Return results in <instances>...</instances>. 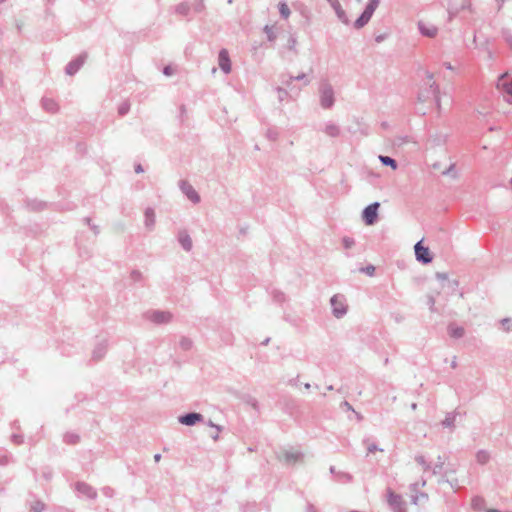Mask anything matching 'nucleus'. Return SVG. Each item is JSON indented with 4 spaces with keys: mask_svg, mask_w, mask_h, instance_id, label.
<instances>
[{
    "mask_svg": "<svg viewBox=\"0 0 512 512\" xmlns=\"http://www.w3.org/2000/svg\"><path fill=\"white\" fill-rule=\"evenodd\" d=\"M320 105L323 109H331L335 103L334 89L328 80L319 84Z\"/></svg>",
    "mask_w": 512,
    "mask_h": 512,
    "instance_id": "1",
    "label": "nucleus"
},
{
    "mask_svg": "<svg viewBox=\"0 0 512 512\" xmlns=\"http://www.w3.org/2000/svg\"><path fill=\"white\" fill-rule=\"evenodd\" d=\"M332 314L335 318L340 319L347 314L348 305L343 294H335L330 299Z\"/></svg>",
    "mask_w": 512,
    "mask_h": 512,
    "instance_id": "2",
    "label": "nucleus"
},
{
    "mask_svg": "<svg viewBox=\"0 0 512 512\" xmlns=\"http://www.w3.org/2000/svg\"><path fill=\"white\" fill-rule=\"evenodd\" d=\"M387 502L393 512H407L406 502L400 494H396L390 488L387 489Z\"/></svg>",
    "mask_w": 512,
    "mask_h": 512,
    "instance_id": "3",
    "label": "nucleus"
},
{
    "mask_svg": "<svg viewBox=\"0 0 512 512\" xmlns=\"http://www.w3.org/2000/svg\"><path fill=\"white\" fill-rule=\"evenodd\" d=\"M379 207V202H373L363 209L362 219L366 225H373L377 221Z\"/></svg>",
    "mask_w": 512,
    "mask_h": 512,
    "instance_id": "4",
    "label": "nucleus"
},
{
    "mask_svg": "<svg viewBox=\"0 0 512 512\" xmlns=\"http://www.w3.org/2000/svg\"><path fill=\"white\" fill-rule=\"evenodd\" d=\"M416 260L422 264H429L433 257L428 247L422 244V240L418 241L414 246Z\"/></svg>",
    "mask_w": 512,
    "mask_h": 512,
    "instance_id": "5",
    "label": "nucleus"
},
{
    "mask_svg": "<svg viewBox=\"0 0 512 512\" xmlns=\"http://www.w3.org/2000/svg\"><path fill=\"white\" fill-rule=\"evenodd\" d=\"M146 318L155 324H166L172 319V314L168 311L152 310L146 312Z\"/></svg>",
    "mask_w": 512,
    "mask_h": 512,
    "instance_id": "6",
    "label": "nucleus"
},
{
    "mask_svg": "<svg viewBox=\"0 0 512 512\" xmlns=\"http://www.w3.org/2000/svg\"><path fill=\"white\" fill-rule=\"evenodd\" d=\"M179 187L183 194L194 204L200 202V196L197 191L193 188L191 184H189L186 180H181L179 182Z\"/></svg>",
    "mask_w": 512,
    "mask_h": 512,
    "instance_id": "7",
    "label": "nucleus"
},
{
    "mask_svg": "<svg viewBox=\"0 0 512 512\" xmlns=\"http://www.w3.org/2000/svg\"><path fill=\"white\" fill-rule=\"evenodd\" d=\"M179 423L185 426H194L203 421V415L197 412H189L178 417Z\"/></svg>",
    "mask_w": 512,
    "mask_h": 512,
    "instance_id": "8",
    "label": "nucleus"
},
{
    "mask_svg": "<svg viewBox=\"0 0 512 512\" xmlns=\"http://www.w3.org/2000/svg\"><path fill=\"white\" fill-rule=\"evenodd\" d=\"M85 59L86 55L81 54L75 59L71 60L65 67L66 74L70 76L76 74L79 71V69L83 66Z\"/></svg>",
    "mask_w": 512,
    "mask_h": 512,
    "instance_id": "9",
    "label": "nucleus"
},
{
    "mask_svg": "<svg viewBox=\"0 0 512 512\" xmlns=\"http://www.w3.org/2000/svg\"><path fill=\"white\" fill-rule=\"evenodd\" d=\"M218 64H219L220 69L225 74H229L231 72V60L229 57V53L226 49H221L219 51Z\"/></svg>",
    "mask_w": 512,
    "mask_h": 512,
    "instance_id": "10",
    "label": "nucleus"
},
{
    "mask_svg": "<svg viewBox=\"0 0 512 512\" xmlns=\"http://www.w3.org/2000/svg\"><path fill=\"white\" fill-rule=\"evenodd\" d=\"M75 489L78 493L86 496L89 499H95L97 497L96 490L85 482H77L75 484Z\"/></svg>",
    "mask_w": 512,
    "mask_h": 512,
    "instance_id": "11",
    "label": "nucleus"
},
{
    "mask_svg": "<svg viewBox=\"0 0 512 512\" xmlns=\"http://www.w3.org/2000/svg\"><path fill=\"white\" fill-rule=\"evenodd\" d=\"M429 95L433 97L435 100V103L437 105V108L440 109V97H439V86L436 84V82H432L429 85V89L427 90V95H419L420 101H426L427 98H429Z\"/></svg>",
    "mask_w": 512,
    "mask_h": 512,
    "instance_id": "12",
    "label": "nucleus"
},
{
    "mask_svg": "<svg viewBox=\"0 0 512 512\" xmlns=\"http://www.w3.org/2000/svg\"><path fill=\"white\" fill-rule=\"evenodd\" d=\"M458 415H460L458 410L446 413L444 420L441 421V426L453 432L456 427L455 422Z\"/></svg>",
    "mask_w": 512,
    "mask_h": 512,
    "instance_id": "13",
    "label": "nucleus"
},
{
    "mask_svg": "<svg viewBox=\"0 0 512 512\" xmlns=\"http://www.w3.org/2000/svg\"><path fill=\"white\" fill-rule=\"evenodd\" d=\"M420 483L416 482V483H413L410 485V490L411 492L415 493L412 495V503L415 504V505H418V503L422 500H427L428 499V495L426 493H419L417 494V489L419 487ZM426 485V480L425 479H422L421 481V486H425Z\"/></svg>",
    "mask_w": 512,
    "mask_h": 512,
    "instance_id": "14",
    "label": "nucleus"
},
{
    "mask_svg": "<svg viewBox=\"0 0 512 512\" xmlns=\"http://www.w3.org/2000/svg\"><path fill=\"white\" fill-rule=\"evenodd\" d=\"M177 239L182 248L189 252L191 251L193 244L192 239L186 230H180L177 235Z\"/></svg>",
    "mask_w": 512,
    "mask_h": 512,
    "instance_id": "15",
    "label": "nucleus"
},
{
    "mask_svg": "<svg viewBox=\"0 0 512 512\" xmlns=\"http://www.w3.org/2000/svg\"><path fill=\"white\" fill-rule=\"evenodd\" d=\"M107 347H108L107 340L99 341L95 345V347L92 351V358L96 361L101 360L107 352Z\"/></svg>",
    "mask_w": 512,
    "mask_h": 512,
    "instance_id": "16",
    "label": "nucleus"
},
{
    "mask_svg": "<svg viewBox=\"0 0 512 512\" xmlns=\"http://www.w3.org/2000/svg\"><path fill=\"white\" fill-rule=\"evenodd\" d=\"M327 2L334 9V11L336 13V16L339 19V21H341L344 24H348L349 23V19H348L347 15H346V12L341 7L339 1L338 0H327Z\"/></svg>",
    "mask_w": 512,
    "mask_h": 512,
    "instance_id": "17",
    "label": "nucleus"
},
{
    "mask_svg": "<svg viewBox=\"0 0 512 512\" xmlns=\"http://www.w3.org/2000/svg\"><path fill=\"white\" fill-rule=\"evenodd\" d=\"M144 218V225L146 229L148 231H152L155 227L156 222L154 209L151 207L146 208L144 212Z\"/></svg>",
    "mask_w": 512,
    "mask_h": 512,
    "instance_id": "18",
    "label": "nucleus"
},
{
    "mask_svg": "<svg viewBox=\"0 0 512 512\" xmlns=\"http://www.w3.org/2000/svg\"><path fill=\"white\" fill-rule=\"evenodd\" d=\"M302 457H303V454L297 450H285L283 452V460L287 464H295L296 462L301 460Z\"/></svg>",
    "mask_w": 512,
    "mask_h": 512,
    "instance_id": "19",
    "label": "nucleus"
},
{
    "mask_svg": "<svg viewBox=\"0 0 512 512\" xmlns=\"http://www.w3.org/2000/svg\"><path fill=\"white\" fill-rule=\"evenodd\" d=\"M418 29H419V32L421 33V35L429 37V38L435 37L438 32V29L436 26L428 25L421 21L418 23Z\"/></svg>",
    "mask_w": 512,
    "mask_h": 512,
    "instance_id": "20",
    "label": "nucleus"
},
{
    "mask_svg": "<svg viewBox=\"0 0 512 512\" xmlns=\"http://www.w3.org/2000/svg\"><path fill=\"white\" fill-rule=\"evenodd\" d=\"M448 334L452 338L460 339L464 336L465 330L463 327L451 323L448 326Z\"/></svg>",
    "mask_w": 512,
    "mask_h": 512,
    "instance_id": "21",
    "label": "nucleus"
},
{
    "mask_svg": "<svg viewBox=\"0 0 512 512\" xmlns=\"http://www.w3.org/2000/svg\"><path fill=\"white\" fill-rule=\"evenodd\" d=\"M324 133L329 137H338L340 135V127L332 122H328L325 125Z\"/></svg>",
    "mask_w": 512,
    "mask_h": 512,
    "instance_id": "22",
    "label": "nucleus"
},
{
    "mask_svg": "<svg viewBox=\"0 0 512 512\" xmlns=\"http://www.w3.org/2000/svg\"><path fill=\"white\" fill-rule=\"evenodd\" d=\"M378 158H379V161L381 162L382 165L389 166L393 170H396L398 168L397 161L395 159H393L392 157L385 156V155H379Z\"/></svg>",
    "mask_w": 512,
    "mask_h": 512,
    "instance_id": "23",
    "label": "nucleus"
},
{
    "mask_svg": "<svg viewBox=\"0 0 512 512\" xmlns=\"http://www.w3.org/2000/svg\"><path fill=\"white\" fill-rule=\"evenodd\" d=\"M13 462V456L5 449L0 448V466H7Z\"/></svg>",
    "mask_w": 512,
    "mask_h": 512,
    "instance_id": "24",
    "label": "nucleus"
},
{
    "mask_svg": "<svg viewBox=\"0 0 512 512\" xmlns=\"http://www.w3.org/2000/svg\"><path fill=\"white\" fill-rule=\"evenodd\" d=\"M46 203L39 200H29L27 201V207L32 211H41L46 207Z\"/></svg>",
    "mask_w": 512,
    "mask_h": 512,
    "instance_id": "25",
    "label": "nucleus"
},
{
    "mask_svg": "<svg viewBox=\"0 0 512 512\" xmlns=\"http://www.w3.org/2000/svg\"><path fill=\"white\" fill-rule=\"evenodd\" d=\"M370 19L371 17L368 14L362 12L361 15L354 22V27L356 29H360L364 27L370 21Z\"/></svg>",
    "mask_w": 512,
    "mask_h": 512,
    "instance_id": "26",
    "label": "nucleus"
},
{
    "mask_svg": "<svg viewBox=\"0 0 512 512\" xmlns=\"http://www.w3.org/2000/svg\"><path fill=\"white\" fill-rule=\"evenodd\" d=\"M79 440H80L79 435L76 433H73V432H67L63 436V441L69 445L77 444L79 442Z\"/></svg>",
    "mask_w": 512,
    "mask_h": 512,
    "instance_id": "27",
    "label": "nucleus"
},
{
    "mask_svg": "<svg viewBox=\"0 0 512 512\" xmlns=\"http://www.w3.org/2000/svg\"><path fill=\"white\" fill-rule=\"evenodd\" d=\"M444 465H445V459L442 456H438L437 462L435 463V465L433 467H431L432 474L433 475L441 474L443 471Z\"/></svg>",
    "mask_w": 512,
    "mask_h": 512,
    "instance_id": "28",
    "label": "nucleus"
},
{
    "mask_svg": "<svg viewBox=\"0 0 512 512\" xmlns=\"http://www.w3.org/2000/svg\"><path fill=\"white\" fill-rule=\"evenodd\" d=\"M379 3H380V0H368V3L363 12L368 14L370 17H372V15L375 12V10L377 9Z\"/></svg>",
    "mask_w": 512,
    "mask_h": 512,
    "instance_id": "29",
    "label": "nucleus"
},
{
    "mask_svg": "<svg viewBox=\"0 0 512 512\" xmlns=\"http://www.w3.org/2000/svg\"><path fill=\"white\" fill-rule=\"evenodd\" d=\"M42 106L43 108L48 112H55L57 110V104L54 100L43 98L42 99Z\"/></svg>",
    "mask_w": 512,
    "mask_h": 512,
    "instance_id": "30",
    "label": "nucleus"
},
{
    "mask_svg": "<svg viewBox=\"0 0 512 512\" xmlns=\"http://www.w3.org/2000/svg\"><path fill=\"white\" fill-rule=\"evenodd\" d=\"M489 459L490 454L486 450H479L476 453V461L481 465L486 464L489 461Z\"/></svg>",
    "mask_w": 512,
    "mask_h": 512,
    "instance_id": "31",
    "label": "nucleus"
},
{
    "mask_svg": "<svg viewBox=\"0 0 512 512\" xmlns=\"http://www.w3.org/2000/svg\"><path fill=\"white\" fill-rule=\"evenodd\" d=\"M335 479L339 482L348 483L352 481V476L346 472H337Z\"/></svg>",
    "mask_w": 512,
    "mask_h": 512,
    "instance_id": "32",
    "label": "nucleus"
},
{
    "mask_svg": "<svg viewBox=\"0 0 512 512\" xmlns=\"http://www.w3.org/2000/svg\"><path fill=\"white\" fill-rule=\"evenodd\" d=\"M280 80L287 88H291L292 82L295 81L294 76L284 73L280 75Z\"/></svg>",
    "mask_w": 512,
    "mask_h": 512,
    "instance_id": "33",
    "label": "nucleus"
},
{
    "mask_svg": "<svg viewBox=\"0 0 512 512\" xmlns=\"http://www.w3.org/2000/svg\"><path fill=\"white\" fill-rule=\"evenodd\" d=\"M415 461L421 465L424 469V471H429L431 469V465L429 462L426 461L425 457L423 455H417L415 457Z\"/></svg>",
    "mask_w": 512,
    "mask_h": 512,
    "instance_id": "34",
    "label": "nucleus"
},
{
    "mask_svg": "<svg viewBox=\"0 0 512 512\" xmlns=\"http://www.w3.org/2000/svg\"><path fill=\"white\" fill-rule=\"evenodd\" d=\"M278 6L281 17L287 19L291 13L288 5L285 2H280Z\"/></svg>",
    "mask_w": 512,
    "mask_h": 512,
    "instance_id": "35",
    "label": "nucleus"
},
{
    "mask_svg": "<svg viewBox=\"0 0 512 512\" xmlns=\"http://www.w3.org/2000/svg\"><path fill=\"white\" fill-rule=\"evenodd\" d=\"M264 33L266 34L267 36V39L270 41V42H273L275 41L276 39V34L274 32V27L273 26H269V25H265L264 27Z\"/></svg>",
    "mask_w": 512,
    "mask_h": 512,
    "instance_id": "36",
    "label": "nucleus"
},
{
    "mask_svg": "<svg viewBox=\"0 0 512 512\" xmlns=\"http://www.w3.org/2000/svg\"><path fill=\"white\" fill-rule=\"evenodd\" d=\"M272 298L274 302L281 304L286 300L285 294L279 290H274L272 292Z\"/></svg>",
    "mask_w": 512,
    "mask_h": 512,
    "instance_id": "37",
    "label": "nucleus"
},
{
    "mask_svg": "<svg viewBox=\"0 0 512 512\" xmlns=\"http://www.w3.org/2000/svg\"><path fill=\"white\" fill-rule=\"evenodd\" d=\"M190 7L187 3H180L176 6L175 11L180 15L186 16L189 13Z\"/></svg>",
    "mask_w": 512,
    "mask_h": 512,
    "instance_id": "38",
    "label": "nucleus"
},
{
    "mask_svg": "<svg viewBox=\"0 0 512 512\" xmlns=\"http://www.w3.org/2000/svg\"><path fill=\"white\" fill-rule=\"evenodd\" d=\"M179 345H180L181 349H183L184 351H188L192 348L193 343H192L191 339H189L187 337H182L180 339Z\"/></svg>",
    "mask_w": 512,
    "mask_h": 512,
    "instance_id": "39",
    "label": "nucleus"
},
{
    "mask_svg": "<svg viewBox=\"0 0 512 512\" xmlns=\"http://www.w3.org/2000/svg\"><path fill=\"white\" fill-rule=\"evenodd\" d=\"M276 92L278 94L279 102H283L289 96L288 90L280 86L276 87Z\"/></svg>",
    "mask_w": 512,
    "mask_h": 512,
    "instance_id": "40",
    "label": "nucleus"
},
{
    "mask_svg": "<svg viewBox=\"0 0 512 512\" xmlns=\"http://www.w3.org/2000/svg\"><path fill=\"white\" fill-rule=\"evenodd\" d=\"M44 509H45V504L42 501H40V500L34 501L31 504V508H30V510L32 512H43Z\"/></svg>",
    "mask_w": 512,
    "mask_h": 512,
    "instance_id": "41",
    "label": "nucleus"
},
{
    "mask_svg": "<svg viewBox=\"0 0 512 512\" xmlns=\"http://www.w3.org/2000/svg\"><path fill=\"white\" fill-rule=\"evenodd\" d=\"M130 110V103L127 101L122 102L118 107V114L120 116L126 115Z\"/></svg>",
    "mask_w": 512,
    "mask_h": 512,
    "instance_id": "42",
    "label": "nucleus"
},
{
    "mask_svg": "<svg viewBox=\"0 0 512 512\" xmlns=\"http://www.w3.org/2000/svg\"><path fill=\"white\" fill-rule=\"evenodd\" d=\"M296 44H297V40L296 38L293 36V35H290L288 40H287V48L295 53H297V50H296Z\"/></svg>",
    "mask_w": 512,
    "mask_h": 512,
    "instance_id": "43",
    "label": "nucleus"
},
{
    "mask_svg": "<svg viewBox=\"0 0 512 512\" xmlns=\"http://www.w3.org/2000/svg\"><path fill=\"white\" fill-rule=\"evenodd\" d=\"M363 443L366 444L368 453H373L377 450L383 451L382 449L378 448V446L375 443H370L369 439H364Z\"/></svg>",
    "mask_w": 512,
    "mask_h": 512,
    "instance_id": "44",
    "label": "nucleus"
},
{
    "mask_svg": "<svg viewBox=\"0 0 512 512\" xmlns=\"http://www.w3.org/2000/svg\"><path fill=\"white\" fill-rule=\"evenodd\" d=\"M459 12H460V9H458V7L449 6V8H448V16H449L448 20L452 21L453 18L458 16Z\"/></svg>",
    "mask_w": 512,
    "mask_h": 512,
    "instance_id": "45",
    "label": "nucleus"
},
{
    "mask_svg": "<svg viewBox=\"0 0 512 512\" xmlns=\"http://www.w3.org/2000/svg\"><path fill=\"white\" fill-rule=\"evenodd\" d=\"M342 243H343V246H344L345 249H350V248H352L354 246L355 241L351 237H344L342 239Z\"/></svg>",
    "mask_w": 512,
    "mask_h": 512,
    "instance_id": "46",
    "label": "nucleus"
},
{
    "mask_svg": "<svg viewBox=\"0 0 512 512\" xmlns=\"http://www.w3.org/2000/svg\"><path fill=\"white\" fill-rule=\"evenodd\" d=\"M502 37L505 42L509 45L510 49L512 48V34L508 30L502 31Z\"/></svg>",
    "mask_w": 512,
    "mask_h": 512,
    "instance_id": "47",
    "label": "nucleus"
},
{
    "mask_svg": "<svg viewBox=\"0 0 512 512\" xmlns=\"http://www.w3.org/2000/svg\"><path fill=\"white\" fill-rule=\"evenodd\" d=\"M360 271L368 276H373L375 274V267L373 265H367L366 267H362Z\"/></svg>",
    "mask_w": 512,
    "mask_h": 512,
    "instance_id": "48",
    "label": "nucleus"
},
{
    "mask_svg": "<svg viewBox=\"0 0 512 512\" xmlns=\"http://www.w3.org/2000/svg\"><path fill=\"white\" fill-rule=\"evenodd\" d=\"M501 324H502V326H503V328H504V330L506 332H509V331L512 330V325H511V319L510 318H503L501 320Z\"/></svg>",
    "mask_w": 512,
    "mask_h": 512,
    "instance_id": "49",
    "label": "nucleus"
},
{
    "mask_svg": "<svg viewBox=\"0 0 512 512\" xmlns=\"http://www.w3.org/2000/svg\"><path fill=\"white\" fill-rule=\"evenodd\" d=\"M11 441L16 445H20L23 443V435L14 433L11 435Z\"/></svg>",
    "mask_w": 512,
    "mask_h": 512,
    "instance_id": "50",
    "label": "nucleus"
},
{
    "mask_svg": "<svg viewBox=\"0 0 512 512\" xmlns=\"http://www.w3.org/2000/svg\"><path fill=\"white\" fill-rule=\"evenodd\" d=\"M460 11L462 10H472V4L470 0H462L461 5L458 7Z\"/></svg>",
    "mask_w": 512,
    "mask_h": 512,
    "instance_id": "51",
    "label": "nucleus"
},
{
    "mask_svg": "<svg viewBox=\"0 0 512 512\" xmlns=\"http://www.w3.org/2000/svg\"><path fill=\"white\" fill-rule=\"evenodd\" d=\"M295 81H304V85H308L310 83V80L307 78L305 73L298 74L297 76H294Z\"/></svg>",
    "mask_w": 512,
    "mask_h": 512,
    "instance_id": "52",
    "label": "nucleus"
},
{
    "mask_svg": "<svg viewBox=\"0 0 512 512\" xmlns=\"http://www.w3.org/2000/svg\"><path fill=\"white\" fill-rule=\"evenodd\" d=\"M502 88L507 94L512 96V82H503Z\"/></svg>",
    "mask_w": 512,
    "mask_h": 512,
    "instance_id": "53",
    "label": "nucleus"
},
{
    "mask_svg": "<svg viewBox=\"0 0 512 512\" xmlns=\"http://www.w3.org/2000/svg\"><path fill=\"white\" fill-rule=\"evenodd\" d=\"M102 493L104 496L109 497V498L114 496V490L108 486L102 488Z\"/></svg>",
    "mask_w": 512,
    "mask_h": 512,
    "instance_id": "54",
    "label": "nucleus"
},
{
    "mask_svg": "<svg viewBox=\"0 0 512 512\" xmlns=\"http://www.w3.org/2000/svg\"><path fill=\"white\" fill-rule=\"evenodd\" d=\"M267 137H268L270 140L274 141V140H276V139H277V137H278V133H277L276 131H274V130L269 129V130L267 131Z\"/></svg>",
    "mask_w": 512,
    "mask_h": 512,
    "instance_id": "55",
    "label": "nucleus"
},
{
    "mask_svg": "<svg viewBox=\"0 0 512 512\" xmlns=\"http://www.w3.org/2000/svg\"><path fill=\"white\" fill-rule=\"evenodd\" d=\"M141 277H142V274L139 271L133 270L131 272V278L133 281H139L141 279Z\"/></svg>",
    "mask_w": 512,
    "mask_h": 512,
    "instance_id": "56",
    "label": "nucleus"
},
{
    "mask_svg": "<svg viewBox=\"0 0 512 512\" xmlns=\"http://www.w3.org/2000/svg\"><path fill=\"white\" fill-rule=\"evenodd\" d=\"M194 9L196 12H201L203 9H204V4H203V1L202 0H199L195 6H194Z\"/></svg>",
    "mask_w": 512,
    "mask_h": 512,
    "instance_id": "57",
    "label": "nucleus"
},
{
    "mask_svg": "<svg viewBox=\"0 0 512 512\" xmlns=\"http://www.w3.org/2000/svg\"><path fill=\"white\" fill-rule=\"evenodd\" d=\"M435 276L440 281H445L448 279V275L444 272H437Z\"/></svg>",
    "mask_w": 512,
    "mask_h": 512,
    "instance_id": "58",
    "label": "nucleus"
},
{
    "mask_svg": "<svg viewBox=\"0 0 512 512\" xmlns=\"http://www.w3.org/2000/svg\"><path fill=\"white\" fill-rule=\"evenodd\" d=\"M163 74L166 76H171L173 74V68L171 66H165L163 68Z\"/></svg>",
    "mask_w": 512,
    "mask_h": 512,
    "instance_id": "59",
    "label": "nucleus"
},
{
    "mask_svg": "<svg viewBox=\"0 0 512 512\" xmlns=\"http://www.w3.org/2000/svg\"><path fill=\"white\" fill-rule=\"evenodd\" d=\"M43 477H44L47 481L51 480V478H52V471H51L50 469H48V468H47V469H45V470L43 471Z\"/></svg>",
    "mask_w": 512,
    "mask_h": 512,
    "instance_id": "60",
    "label": "nucleus"
},
{
    "mask_svg": "<svg viewBox=\"0 0 512 512\" xmlns=\"http://www.w3.org/2000/svg\"><path fill=\"white\" fill-rule=\"evenodd\" d=\"M455 170V164H451L445 171H443V175H451Z\"/></svg>",
    "mask_w": 512,
    "mask_h": 512,
    "instance_id": "61",
    "label": "nucleus"
},
{
    "mask_svg": "<svg viewBox=\"0 0 512 512\" xmlns=\"http://www.w3.org/2000/svg\"><path fill=\"white\" fill-rule=\"evenodd\" d=\"M341 407H343L347 410H351L352 412H355V410L353 409V407L351 406V404L348 401H343L341 403Z\"/></svg>",
    "mask_w": 512,
    "mask_h": 512,
    "instance_id": "62",
    "label": "nucleus"
},
{
    "mask_svg": "<svg viewBox=\"0 0 512 512\" xmlns=\"http://www.w3.org/2000/svg\"><path fill=\"white\" fill-rule=\"evenodd\" d=\"M428 303H429L430 310L433 312L435 310V299H434V297H432V296L429 297Z\"/></svg>",
    "mask_w": 512,
    "mask_h": 512,
    "instance_id": "63",
    "label": "nucleus"
},
{
    "mask_svg": "<svg viewBox=\"0 0 512 512\" xmlns=\"http://www.w3.org/2000/svg\"><path fill=\"white\" fill-rule=\"evenodd\" d=\"M306 512H318L312 503H307Z\"/></svg>",
    "mask_w": 512,
    "mask_h": 512,
    "instance_id": "64",
    "label": "nucleus"
}]
</instances>
